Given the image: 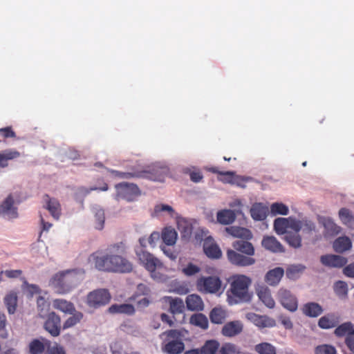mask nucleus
I'll list each match as a JSON object with an SVG mask.
<instances>
[{
    "instance_id": "nucleus-25",
    "label": "nucleus",
    "mask_w": 354,
    "mask_h": 354,
    "mask_svg": "<svg viewBox=\"0 0 354 354\" xmlns=\"http://www.w3.org/2000/svg\"><path fill=\"white\" fill-rule=\"evenodd\" d=\"M284 274V270L281 267L269 270L265 277V280L270 286H277Z\"/></svg>"
},
{
    "instance_id": "nucleus-64",
    "label": "nucleus",
    "mask_w": 354,
    "mask_h": 354,
    "mask_svg": "<svg viewBox=\"0 0 354 354\" xmlns=\"http://www.w3.org/2000/svg\"><path fill=\"white\" fill-rule=\"evenodd\" d=\"M344 274L349 277H354V263L349 264L344 268Z\"/></svg>"
},
{
    "instance_id": "nucleus-43",
    "label": "nucleus",
    "mask_w": 354,
    "mask_h": 354,
    "mask_svg": "<svg viewBox=\"0 0 354 354\" xmlns=\"http://www.w3.org/2000/svg\"><path fill=\"white\" fill-rule=\"evenodd\" d=\"M4 303L10 314H14L17 306V296L15 292L8 294L4 298Z\"/></svg>"
},
{
    "instance_id": "nucleus-20",
    "label": "nucleus",
    "mask_w": 354,
    "mask_h": 354,
    "mask_svg": "<svg viewBox=\"0 0 354 354\" xmlns=\"http://www.w3.org/2000/svg\"><path fill=\"white\" fill-rule=\"evenodd\" d=\"M166 303H169V312L172 315L180 314L183 312L185 305L183 299L179 297L173 298L170 296H165L163 298Z\"/></svg>"
},
{
    "instance_id": "nucleus-27",
    "label": "nucleus",
    "mask_w": 354,
    "mask_h": 354,
    "mask_svg": "<svg viewBox=\"0 0 354 354\" xmlns=\"http://www.w3.org/2000/svg\"><path fill=\"white\" fill-rule=\"evenodd\" d=\"M257 295L261 301L269 308H273L275 306V301L272 297L270 289L267 287H260L257 290Z\"/></svg>"
},
{
    "instance_id": "nucleus-11",
    "label": "nucleus",
    "mask_w": 354,
    "mask_h": 354,
    "mask_svg": "<svg viewBox=\"0 0 354 354\" xmlns=\"http://www.w3.org/2000/svg\"><path fill=\"white\" fill-rule=\"evenodd\" d=\"M43 326L52 337H58L62 329L60 316L53 311L48 313Z\"/></svg>"
},
{
    "instance_id": "nucleus-49",
    "label": "nucleus",
    "mask_w": 354,
    "mask_h": 354,
    "mask_svg": "<svg viewBox=\"0 0 354 354\" xmlns=\"http://www.w3.org/2000/svg\"><path fill=\"white\" fill-rule=\"evenodd\" d=\"M339 216L342 222L345 225L354 223V216L351 211L345 207L341 208L339 211Z\"/></svg>"
},
{
    "instance_id": "nucleus-31",
    "label": "nucleus",
    "mask_w": 354,
    "mask_h": 354,
    "mask_svg": "<svg viewBox=\"0 0 354 354\" xmlns=\"http://www.w3.org/2000/svg\"><path fill=\"white\" fill-rule=\"evenodd\" d=\"M303 313L310 317H317L323 313L322 307L317 303L308 302L302 308Z\"/></svg>"
},
{
    "instance_id": "nucleus-6",
    "label": "nucleus",
    "mask_w": 354,
    "mask_h": 354,
    "mask_svg": "<svg viewBox=\"0 0 354 354\" xmlns=\"http://www.w3.org/2000/svg\"><path fill=\"white\" fill-rule=\"evenodd\" d=\"M196 286L198 291L205 294H216L222 286V281L218 277H201L197 279Z\"/></svg>"
},
{
    "instance_id": "nucleus-56",
    "label": "nucleus",
    "mask_w": 354,
    "mask_h": 354,
    "mask_svg": "<svg viewBox=\"0 0 354 354\" xmlns=\"http://www.w3.org/2000/svg\"><path fill=\"white\" fill-rule=\"evenodd\" d=\"M301 227V230L307 234H310L316 230L315 224L311 221L303 220Z\"/></svg>"
},
{
    "instance_id": "nucleus-47",
    "label": "nucleus",
    "mask_w": 354,
    "mask_h": 354,
    "mask_svg": "<svg viewBox=\"0 0 354 354\" xmlns=\"http://www.w3.org/2000/svg\"><path fill=\"white\" fill-rule=\"evenodd\" d=\"M38 315L44 318L50 310V304L43 297L39 296L37 300Z\"/></svg>"
},
{
    "instance_id": "nucleus-28",
    "label": "nucleus",
    "mask_w": 354,
    "mask_h": 354,
    "mask_svg": "<svg viewBox=\"0 0 354 354\" xmlns=\"http://www.w3.org/2000/svg\"><path fill=\"white\" fill-rule=\"evenodd\" d=\"M268 212V207L260 203L253 204L250 209L251 216L255 221L264 220L267 216Z\"/></svg>"
},
{
    "instance_id": "nucleus-55",
    "label": "nucleus",
    "mask_w": 354,
    "mask_h": 354,
    "mask_svg": "<svg viewBox=\"0 0 354 354\" xmlns=\"http://www.w3.org/2000/svg\"><path fill=\"white\" fill-rule=\"evenodd\" d=\"M315 354H336V349L333 346L322 344L315 348Z\"/></svg>"
},
{
    "instance_id": "nucleus-22",
    "label": "nucleus",
    "mask_w": 354,
    "mask_h": 354,
    "mask_svg": "<svg viewBox=\"0 0 354 354\" xmlns=\"http://www.w3.org/2000/svg\"><path fill=\"white\" fill-rule=\"evenodd\" d=\"M111 314H124L127 315H133L136 309L133 305L130 304H112L108 309Z\"/></svg>"
},
{
    "instance_id": "nucleus-2",
    "label": "nucleus",
    "mask_w": 354,
    "mask_h": 354,
    "mask_svg": "<svg viewBox=\"0 0 354 354\" xmlns=\"http://www.w3.org/2000/svg\"><path fill=\"white\" fill-rule=\"evenodd\" d=\"M248 241H236L232 243L234 250H227L226 256L231 264L238 267H248L256 263V259L253 257L255 254L254 247Z\"/></svg>"
},
{
    "instance_id": "nucleus-34",
    "label": "nucleus",
    "mask_w": 354,
    "mask_h": 354,
    "mask_svg": "<svg viewBox=\"0 0 354 354\" xmlns=\"http://www.w3.org/2000/svg\"><path fill=\"white\" fill-rule=\"evenodd\" d=\"M352 247L351 239L347 236H340L333 243L334 250L337 252H344Z\"/></svg>"
},
{
    "instance_id": "nucleus-57",
    "label": "nucleus",
    "mask_w": 354,
    "mask_h": 354,
    "mask_svg": "<svg viewBox=\"0 0 354 354\" xmlns=\"http://www.w3.org/2000/svg\"><path fill=\"white\" fill-rule=\"evenodd\" d=\"M6 317L3 313H0V338L6 339L8 336L6 330Z\"/></svg>"
},
{
    "instance_id": "nucleus-61",
    "label": "nucleus",
    "mask_w": 354,
    "mask_h": 354,
    "mask_svg": "<svg viewBox=\"0 0 354 354\" xmlns=\"http://www.w3.org/2000/svg\"><path fill=\"white\" fill-rule=\"evenodd\" d=\"M3 274H4L8 278L14 279L19 277L22 271L21 270H6L5 271H1Z\"/></svg>"
},
{
    "instance_id": "nucleus-26",
    "label": "nucleus",
    "mask_w": 354,
    "mask_h": 354,
    "mask_svg": "<svg viewBox=\"0 0 354 354\" xmlns=\"http://www.w3.org/2000/svg\"><path fill=\"white\" fill-rule=\"evenodd\" d=\"M334 334L337 337H344L345 339H347L354 334V324L351 322H346L337 325L334 330Z\"/></svg>"
},
{
    "instance_id": "nucleus-13",
    "label": "nucleus",
    "mask_w": 354,
    "mask_h": 354,
    "mask_svg": "<svg viewBox=\"0 0 354 354\" xmlns=\"http://www.w3.org/2000/svg\"><path fill=\"white\" fill-rule=\"evenodd\" d=\"M14 203L12 194H9L0 205V216L8 219L17 218V207L14 206Z\"/></svg>"
},
{
    "instance_id": "nucleus-5",
    "label": "nucleus",
    "mask_w": 354,
    "mask_h": 354,
    "mask_svg": "<svg viewBox=\"0 0 354 354\" xmlns=\"http://www.w3.org/2000/svg\"><path fill=\"white\" fill-rule=\"evenodd\" d=\"M136 253L140 263L150 272L151 277L156 280H162L163 277L156 273V270L162 267V263L147 251L141 250Z\"/></svg>"
},
{
    "instance_id": "nucleus-30",
    "label": "nucleus",
    "mask_w": 354,
    "mask_h": 354,
    "mask_svg": "<svg viewBox=\"0 0 354 354\" xmlns=\"http://www.w3.org/2000/svg\"><path fill=\"white\" fill-rule=\"evenodd\" d=\"M216 219L222 225H229L235 221L236 214L232 209H221L217 212Z\"/></svg>"
},
{
    "instance_id": "nucleus-51",
    "label": "nucleus",
    "mask_w": 354,
    "mask_h": 354,
    "mask_svg": "<svg viewBox=\"0 0 354 354\" xmlns=\"http://www.w3.org/2000/svg\"><path fill=\"white\" fill-rule=\"evenodd\" d=\"M270 210L272 214H281L287 215L288 214V207L281 203H274L270 207Z\"/></svg>"
},
{
    "instance_id": "nucleus-7",
    "label": "nucleus",
    "mask_w": 354,
    "mask_h": 354,
    "mask_svg": "<svg viewBox=\"0 0 354 354\" xmlns=\"http://www.w3.org/2000/svg\"><path fill=\"white\" fill-rule=\"evenodd\" d=\"M70 272V270L58 272L50 279V285L59 294H66L73 287V277L69 275Z\"/></svg>"
},
{
    "instance_id": "nucleus-39",
    "label": "nucleus",
    "mask_w": 354,
    "mask_h": 354,
    "mask_svg": "<svg viewBox=\"0 0 354 354\" xmlns=\"http://www.w3.org/2000/svg\"><path fill=\"white\" fill-rule=\"evenodd\" d=\"M189 322L191 324L202 329H207L209 326L207 317L202 313L192 315L189 319Z\"/></svg>"
},
{
    "instance_id": "nucleus-44",
    "label": "nucleus",
    "mask_w": 354,
    "mask_h": 354,
    "mask_svg": "<svg viewBox=\"0 0 354 354\" xmlns=\"http://www.w3.org/2000/svg\"><path fill=\"white\" fill-rule=\"evenodd\" d=\"M284 239L290 246L294 248H299L301 246V238L298 233L288 232L284 236Z\"/></svg>"
},
{
    "instance_id": "nucleus-52",
    "label": "nucleus",
    "mask_w": 354,
    "mask_h": 354,
    "mask_svg": "<svg viewBox=\"0 0 354 354\" xmlns=\"http://www.w3.org/2000/svg\"><path fill=\"white\" fill-rule=\"evenodd\" d=\"M334 291L339 297H345L348 294V286L342 281H338L334 284Z\"/></svg>"
},
{
    "instance_id": "nucleus-45",
    "label": "nucleus",
    "mask_w": 354,
    "mask_h": 354,
    "mask_svg": "<svg viewBox=\"0 0 354 354\" xmlns=\"http://www.w3.org/2000/svg\"><path fill=\"white\" fill-rule=\"evenodd\" d=\"M205 254L212 259H218L221 257V251L216 244L211 243L209 245L205 243L203 246Z\"/></svg>"
},
{
    "instance_id": "nucleus-37",
    "label": "nucleus",
    "mask_w": 354,
    "mask_h": 354,
    "mask_svg": "<svg viewBox=\"0 0 354 354\" xmlns=\"http://www.w3.org/2000/svg\"><path fill=\"white\" fill-rule=\"evenodd\" d=\"M254 351L258 354H277V350L273 344L263 342L254 346Z\"/></svg>"
},
{
    "instance_id": "nucleus-1",
    "label": "nucleus",
    "mask_w": 354,
    "mask_h": 354,
    "mask_svg": "<svg viewBox=\"0 0 354 354\" xmlns=\"http://www.w3.org/2000/svg\"><path fill=\"white\" fill-rule=\"evenodd\" d=\"M124 252V244L120 242L110 245L105 250H99L92 253L88 261L100 271L128 273L132 271L133 265L128 259L119 254Z\"/></svg>"
},
{
    "instance_id": "nucleus-12",
    "label": "nucleus",
    "mask_w": 354,
    "mask_h": 354,
    "mask_svg": "<svg viewBox=\"0 0 354 354\" xmlns=\"http://www.w3.org/2000/svg\"><path fill=\"white\" fill-rule=\"evenodd\" d=\"M277 299L281 306L290 312H295L298 308L297 297L285 288H280L277 292Z\"/></svg>"
},
{
    "instance_id": "nucleus-8",
    "label": "nucleus",
    "mask_w": 354,
    "mask_h": 354,
    "mask_svg": "<svg viewBox=\"0 0 354 354\" xmlns=\"http://www.w3.org/2000/svg\"><path fill=\"white\" fill-rule=\"evenodd\" d=\"M169 174V167L160 164H153L143 170H140V178L159 182H163Z\"/></svg>"
},
{
    "instance_id": "nucleus-32",
    "label": "nucleus",
    "mask_w": 354,
    "mask_h": 354,
    "mask_svg": "<svg viewBox=\"0 0 354 354\" xmlns=\"http://www.w3.org/2000/svg\"><path fill=\"white\" fill-rule=\"evenodd\" d=\"M319 222L323 225L326 233L328 235L333 236L340 232V227L329 217H322L319 219Z\"/></svg>"
},
{
    "instance_id": "nucleus-63",
    "label": "nucleus",
    "mask_w": 354,
    "mask_h": 354,
    "mask_svg": "<svg viewBox=\"0 0 354 354\" xmlns=\"http://www.w3.org/2000/svg\"><path fill=\"white\" fill-rule=\"evenodd\" d=\"M48 354H66L64 348L58 344L53 346L52 347H48Z\"/></svg>"
},
{
    "instance_id": "nucleus-16",
    "label": "nucleus",
    "mask_w": 354,
    "mask_h": 354,
    "mask_svg": "<svg viewBox=\"0 0 354 354\" xmlns=\"http://www.w3.org/2000/svg\"><path fill=\"white\" fill-rule=\"evenodd\" d=\"M43 200L45 202V208L48 210L51 216L57 220L59 219L61 215L59 202L54 198H50L48 194L43 196Z\"/></svg>"
},
{
    "instance_id": "nucleus-18",
    "label": "nucleus",
    "mask_w": 354,
    "mask_h": 354,
    "mask_svg": "<svg viewBox=\"0 0 354 354\" xmlns=\"http://www.w3.org/2000/svg\"><path fill=\"white\" fill-rule=\"evenodd\" d=\"M261 245L266 250L274 253L284 252L283 245L273 236H264L261 241Z\"/></svg>"
},
{
    "instance_id": "nucleus-48",
    "label": "nucleus",
    "mask_w": 354,
    "mask_h": 354,
    "mask_svg": "<svg viewBox=\"0 0 354 354\" xmlns=\"http://www.w3.org/2000/svg\"><path fill=\"white\" fill-rule=\"evenodd\" d=\"M238 347L232 343H225L219 346L216 354H240Z\"/></svg>"
},
{
    "instance_id": "nucleus-54",
    "label": "nucleus",
    "mask_w": 354,
    "mask_h": 354,
    "mask_svg": "<svg viewBox=\"0 0 354 354\" xmlns=\"http://www.w3.org/2000/svg\"><path fill=\"white\" fill-rule=\"evenodd\" d=\"M201 272V268L192 263H189L182 270V272L187 277H192Z\"/></svg>"
},
{
    "instance_id": "nucleus-3",
    "label": "nucleus",
    "mask_w": 354,
    "mask_h": 354,
    "mask_svg": "<svg viewBox=\"0 0 354 354\" xmlns=\"http://www.w3.org/2000/svg\"><path fill=\"white\" fill-rule=\"evenodd\" d=\"M252 280L244 274L232 276L230 283V288L227 291V301L230 305L249 302L252 295L249 292V287Z\"/></svg>"
},
{
    "instance_id": "nucleus-14",
    "label": "nucleus",
    "mask_w": 354,
    "mask_h": 354,
    "mask_svg": "<svg viewBox=\"0 0 354 354\" xmlns=\"http://www.w3.org/2000/svg\"><path fill=\"white\" fill-rule=\"evenodd\" d=\"M247 318L260 328H270L275 326V321L266 315H260L250 313L247 315Z\"/></svg>"
},
{
    "instance_id": "nucleus-53",
    "label": "nucleus",
    "mask_w": 354,
    "mask_h": 354,
    "mask_svg": "<svg viewBox=\"0 0 354 354\" xmlns=\"http://www.w3.org/2000/svg\"><path fill=\"white\" fill-rule=\"evenodd\" d=\"M111 173L120 178L129 179L133 178H140V170H133L129 172H122L112 170Z\"/></svg>"
},
{
    "instance_id": "nucleus-17",
    "label": "nucleus",
    "mask_w": 354,
    "mask_h": 354,
    "mask_svg": "<svg viewBox=\"0 0 354 354\" xmlns=\"http://www.w3.org/2000/svg\"><path fill=\"white\" fill-rule=\"evenodd\" d=\"M243 328V324L240 321H232L223 326L221 333L225 337H232L240 334Z\"/></svg>"
},
{
    "instance_id": "nucleus-24",
    "label": "nucleus",
    "mask_w": 354,
    "mask_h": 354,
    "mask_svg": "<svg viewBox=\"0 0 354 354\" xmlns=\"http://www.w3.org/2000/svg\"><path fill=\"white\" fill-rule=\"evenodd\" d=\"M185 303L189 310L201 311L204 308V303L202 298L196 294L188 295L186 297Z\"/></svg>"
},
{
    "instance_id": "nucleus-21",
    "label": "nucleus",
    "mask_w": 354,
    "mask_h": 354,
    "mask_svg": "<svg viewBox=\"0 0 354 354\" xmlns=\"http://www.w3.org/2000/svg\"><path fill=\"white\" fill-rule=\"evenodd\" d=\"M20 156V152L15 149H7L0 151V167H7L9 165L8 162L10 160L17 159Z\"/></svg>"
},
{
    "instance_id": "nucleus-41",
    "label": "nucleus",
    "mask_w": 354,
    "mask_h": 354,
    "mask_svg": "<svg viewBox=\"0 0 354 354\" xmlns=\"http://www.w3.org/2000/svg\"><path fill=\"white\" fill-rule=\"evenodd\" d=\"M219 346L220 344L218 341L214 339L207 340L201 348V353L202 354H216Z\"/></svg>"
},
{
    "instance_id": "nucleus-42",
    "label": "nucleus",
    "mask_w": 354,
    "mask_h": 354,
    "mask_svg": "<svg viewBox=\"0 0 354 354\" xmlns=\"http://www.w3.org/2000/svg\"><path fill=\"white\" fill-rule=\"evenodd\" d=\"M50 342L48 340L46 343L41 342L39 339H33L29 344V350L31 354H41L44 350L46 345L50 346Z\"/></svg>"
},
{
    "instance_id": "nucleus-36",
    "label": "nucleus",
    "mask_w": 354,
    "mask_h": 354,
    "mask_svg": "<svg viewBox=\"0 0 354 354\" xmlns=\"http://www.w3.org/2000/svg\"><path fill=\"white\" fill-rule=\"evenodd\" d=\"M162 239L167 245H174L177 239L176 230L171 227H165L162 232Z\"/></svg>"
},
{
    "instance_id": "nucleus-60",
    "label": "nucleus",
    "mask_w": 354,
    "mask_h": 354,
    "mask_svg": "<svg viewBox=\"0 0 354 354\" xmlns=\"http://www.w3.org/2000/svg\"><path fill=\"white\" fill-rule=\"evenodd\" d=\"M0 134L4 138H15L16 133L11 127H7L0 129Z\"/></svg>"
},
{
    "instance_id": "nucleus-35",
    "label": "nucleus",
    "mask_w": 354,
    "mask_h": 354,
    "mask_svg": "<svg viewBox=\"0 0 354 354\" xmlns=\"http://www.w3.org/2000/svg\"><path fill=\"white\" fill-rule=\"evenodd\" d=\"M207 170L213 174H218V180L225 183H232L233 178L235 175L234 171H221L218 167H212L207 169Z\"/></svg>"
},
{
    "instance_id": "nucleus-50",
    "label": "nucleus",
    "mask_w": 354,
    "mask_h": 354,
    "mask_svg": "<svg viewBox=\"0 0 354 354\" xmlns=\"http://www.w3.org/2000/svg\"><path fill=\"white\" fill-rule=\"evenodd\" d=\"M95 227L99 230H102L104 228V221H105L104 211L102 209H101V208L95 209Z\"/></svg>"
},
{
    "instance_id": "nucleus-58",
    "label": "nucleus",
    "mask_w": 354,
    "mask_h": 354,
    "mask_svg": "<svg viewBox=\"0 0 354 354\" xmlns=\"http://www.w3.org/2000/svg\"><path fill=\"white\" fill-rule=\"evenodd\" d=\"M302 221H297L296 219L292 218L290 217V223L288 229H291L293 230L292 233H298L301 230Z\"/></svg>"
},
{
    "instance_id": "nucleus-62",
    "label": "nucleus",
    "mask_w": 354,
    "mask_h": 354,
    "mask_svg": "<svg viewBox=\"0 0 354 354\" xmlns=\"http://www.w3.org/2000/svg\"><path fill=\"white\" fill-rule=\"evenodd\" d=\"M137 292L140 295L149 296L151 293V290L147 285L140 283L137 286Z\"/></svg>"
},
{
    "instance_id": "nucleus-59",
    "label": "nucleus",
    "mask_w": 354,
    "mask_h": 354,
    "mask_svg": "<svg viewBox=\"0 0 354 354\" xmlns=\"http://www.w3.org/2000/svg\"><path fill=\"white\" fill-rule=\"evenodd\" d=\"M174 291L179 295H186L189 292L188 285L185 283H177L175 285Z\"/></svg>"
},
{
    "instance_id": "nucleus-19",
    "label": "nucleus",
    "mask_w": 354,
    "mask_h": 354,
    "mask_svg": "<svg viewBox=\"0 0 354 354\" xmlns=\"http://www.w3.org/2000/svg\"><path fill=\"white\" fill-rule=\"evenodd\" d=\"M339 316L335 313H328L322 317L318 321V326L322 329L336 327L339 323Z\"/></svg>"
},
{
    "instance_id": "nucleus-46",
    "label": "nucleus",
    "mask_w": 354,
    "mask_h": 354,
    "mask_svg": "<svg viewBox=\"0 0 354 354\" xmlns=\"http://www.w3.org/2000/svg\"><path fill=\"white\" fill-rule=\"evenodd\" d=\"M305 266L301 265H292L286 269V277L290 279H296L299 274L304 270Z\"/></svg>"
},
{
    "instance_id": "nucleus-23",
    "label": "nucleus",
    "mask_w": 354,
    "mask_h": 354,
    "mask_svg": "<svg viewBox=\"0 0 354 354\" xmlns=\"http://www.w3.org/2000/svg\"><path fill=\"white\" fill-rule=\"evenodd\" d=\"M225 231L233 237L240 238L241 239L250 240L252 238L251 231L247 228L230 226L225 228Z\"/></svg>"
},
{
    "instance_id": "nucleus-9",
    "label": "nucleus",
    "mask_w": 354,
    "mask_h": 354,
    "mask_svg": "<svg viewBox=\"0 0 354 354\" xmlns=\"http://www.w3.org/2000/svg\"><path fill=\"white\" fill-rule=\"evenodd\" d=\"M117 200L124 199L129 202L134 201L140 195V191L138 187L133 183H120L115 186Z\"/></svg>"
},
{
    "instance_id": "nucleus-4",
    "label": "nucleus",
    "mask_w": 354,
    "mask_h": 354,
    "mask_svg": "<svg viewBox=\"0 0 354 354\" xmlns=\"http://www.w3.org/2000/svg\"><path fill=\"white\" fill-rule=\"evenodd\" d=\"M166 338L162 346V351L166 354H180L185 349L183 342V333L180 330L171 329L163 333Z\"/></svg>"
},
{
    "instance_id": "nucleus-15",
    "label": "nucleus",
    "mask_w": 354,
    "mask_h": 354,
    "mask_svg": "<svg viewBox=\"0 0 354 354\" xmlns=\"http://www.w3.org/2000/svg\"><path fill=\"white\" fill-rule=\"evenodd\" d=\"M320 261L325 266L342 268L346 264L347 259L339 255L326 254L321 257Z\"/></svg>"
},
{
    "instance_id": "nucleus-29",
    "label": "nucleus",
    "mask_w": 354,
    "mask_h": 354,
    "mask_svg": "<svg viewBox=\"0 0 354 354\" xmlns=\"http://www.w3.org/2000/svg\"><path fill=\"white\" fill-rule=\"evenodd\" d=\"M53 308L65 314L72 313L75 311L74 304L64 299H55L53 301Z\"/></svg>"
},
{
    "instance_id": "nucleus-38",
    "label": "nucleus",
    "mask_w": 354,
    "mask_h": 354,
    "mask_svg": "<svg viewBox=\"0 0 354 354\" xmlns=\"http://www.w3.org/2000/svg\"><path fill=\"white\" fill-rule=\"evenodd\" d=\"M226 312L221 307L214 308L209 313V319L214 324H220L223 322L226 318Z\"/></svg>"
},
{
    "instance_id": "nucleus-10",
    "label": "nucleus",
    "mask_w": 354,
    "mask_h": 354,
    "mask_svg": "<svg viewBox=\"0 0 354 354\" xmlns=\"http://www.w3.org/2000/svg\"><path fill=\"white\" fill-rule=\"evenodd\" d=\"M111 296L106 289H97L88 293L87 295V304L90 307L99 308L107 304Z\"/></svg>"
},
{
    "instance_id": "nucleus-33",
    "label": "nucleus",
    "mask_w": 354,
    "mask_h": 354,
    "mask_svg": "<svg viewBox=\"0 0 354 354\" xmlns=\"http://www.w3.org/2000/svg\"><path fill=\"white\" fill-rule=\"evenodd\" d=\"M71 316L65 320L63 324L62 329L66 330L76 326L80 323L84 317V315L82 312L77 311L75 309V311L72 313H68Z\"/></svg>"
},
{
    "instance_id": "nucleus-40",
    "label": "nucleus",
    "mask_w": 354,
    "mask_h": 354,
    "mask_svg": "<svg viewBox=\"0 0 354 354\" xmlns=\"http://www.w3.org/2000/svg\"><path fill=\"white\" fill-rule=\"evenodd\" d=\"M289 218H277L274 221V229L278 234H286L288 231Z\"/></svg>"
}]
</instances>
